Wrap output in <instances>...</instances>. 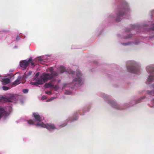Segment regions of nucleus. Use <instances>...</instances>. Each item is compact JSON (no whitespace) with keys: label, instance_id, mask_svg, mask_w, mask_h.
Here are the masks:
<instances>
[{"label":"nucleus","instance_id":"nucleus-1","mask_svg":"<svg viewBox=\"0 0 154 154\" xmlns=\"http://www.w3.org/2000/svg\"><path fill=\"white\" fill-rule=\"evenodd\" d=\"M48 71L51 74L43 73L41 75L40 78H39L40 83H42V84L44 82H46L48 80L52 79L53 78L58 75L57 72L53 71V68L52 67L48 69Z\"/></svg>","mask_w":154,"mask_h":154},{"label":"nucleus","instance_id":"nucleus-2","mask_svg":"<svg viewBox=\"0 0 154 154\" xmlns=\"http://www.w3.org/2000/svg\"><path fill=\"white\" fill-rule=\"evenodd\" d=\"M17 99V96L14 94H11L7 98L2 97H0V102L6 103L7 102H14Z\"/></svg>","mask_w":154,"mask_h":154},{"label":"nucleus","instance_id":"nucleus-3","mask_svg":"<svg viewBox=\"0 0 154 154\" xmlns=\"http://www.w3.org/2000/svg\"><path fill=\"white\" fill-rule=\"evenodd\" d=\"M126 7H123V8L119 9L117 14V17L116 19V21L117 22L120 21L122 19L121 17H122L125 14L124 12L127 10H128V9L126 4H125Z\"/></svg>","mask_w":154,"mask_h":154},{"label":"nucleus","instance_id":"nucleus-4","mask_svg":"<svg viewBox=\"0 0 154 154\" xmlns=\"http://www.w3.org/2000/svg\"><path fill=\"white\" fill-rule=\"evenodd\" d=\"M76 75L78 78L74 80L73 82H75V84H77L78 85H81L82 83V80L81 78V77L82 76V74L80 72L78 71L77 72Z\"/></svg>","mask_w":154,"mask_h":154},{"label":"nucleus","instance_id":"nucleus-5","mask_svg":"<svg viewBox=\"0 0 154 154\" xmlns=\"http://www.w3.org/2000/svg\"><path fill=\"white\" fill-rule=\"evenodd\" d=\"M127 69L129 72L135 73H137L139 71V69L135 65L128 66Z\"/></svg>","mask_w":154,"mask_h":154},{"label":"nucleus","instance_id":"nucleus-6","mask_svg":"<svg viewBox=\"0 0 154 154\" xmlns=\"http://www.w3.org/2000/svg\"><path fill=\"white\" fill-rule=\"evenodd\" d=\"M32 59L29 58L27 61L26 60H23L20 62V65L21 67L25 69L28 66L30 62L32 61Z\"/></svg>","mask_w":154,"mask_h":154},{"label":"nucleus","instance_id":"nucleus-7","mask_svg":"<svg viewBox=\"0 0 154 154\" xmlns=\"http://www.w3.org/2000/svg\"><path fill=\"white\" fill-rule=\"evenodd\" d=\"M33 116L36 121L38 122H41L44 119V117L41 116L37 113H33Z\"/></svg>","mask_w":154,"mask_h":154},{"label":"nucleus","instance_id":"nucleus-8","mask_svg":"<svg viewBox=\"0 0 154 154\" xmlns=\"http://www.w3.org/2000/svg\"><path fill=\"white\" fill-rule=\"evenodd\" d=\"M46 128L48 130H53L56 129V128L53 124H46Z\"/></svg>","mask_w":154,"mask_h":154},{"label":"nucleus","instance_id":"nucleus-9","mask_svg":"<svg viewBox=\"0 0 154 154\" xmlns=\"http://www.w3.org/2000/svg\"><path fill=\"white\" fill-rule=\"evenodd\" d=\"M34 80L36 82H31L30 83L32 85L38 86L42 84V83H40V80L39 78H34Z\"/></svg>","mask_w":154,"mask_h":154},{"label":"nucleus","instance_id":"nucleus-10","mask_svg":"<svg viewBox=\"0 0 154 154\" xmlns=\"http://www.w3.org/2000/svg\"><path fill=\"white\" fill-rule=\"evenodd\" d=\"M112 106L114 108L118 109H122L123 108L118 105L116 102H114L111 103Z\"/></svg>","mask_w":154,"mask_h":154},{"label":"nucleus","instance_id":"nucleus-11","mask_svg":"<svg viewBox=\"0 0 154 154\" xmlns=\"http://www.w3.org/2000/svg\"><path fill=\"white\" fill-rule=\"evenodd\" d=\"M2 82L3 85H6L10 83V79L8 78H4L2 79Z\"/></svg>","mask_w":154,"mask_h":154},{"label":"nucleus","instance_id":"nucleus-12","mask_svg":"<svg viewBox=\"0 0 154 154\" xmlns=\"http://www.w3.org/2000/svg\"><path fill=\"white\" fill-rule=\"evenodd\" d=\"M146 70L149 73L154 72V65L151 66H147L146 67Z\"/></svg>","mask_w":154,"mask_h":154},{"label":"nucleus","instance_id":"nucleus-13","mask_svg":"<svg viewBox=\"0 0 154 154\" xmlns=\"http://www.w3.org/2000/svg\"><path fill=\"white\" fill-rule=\"evenodd\" d=\"M21 79V77L20 76H19L17 78V79L13 83L12 85L15 86L20 84V81Z\"/></svg>","mask_w":154,"mask_h":154},{"label":"nucleus","instance_id":"nucleus-14","mask_svg":"<svg viewBox=\"0 0 154 154\" xmlns=\"http://www.w3.org/2000/svg\"><path fill=\"white\" fill-rule=\"evenodd\" d=\"M151 87L152 89L153 90L151 91H147V92L149 95L154 96V84L151 85Z\"/></svg>","mask_w":154,"mask_h":154},{"label":"nucleus","instance_id":"nucleus-15","mask_svg":"<svg viewBox=\"0 0 154 154\" xmlns=\"http://www.w3.org/2000/svg\"><path fill=\"white\" fill-rule=\"evenodd\" d=\"M52 82H51L49 83H46L45 84V88H52L53 85L52 83Z\"/></svg>","mask_w":154,"mask_h":154},{"label":"nucleus","instance_id":"nucleus-16","mask_svg":"<svg viewBox=\"0 0 154 154\" xmlns=\"http://www.w3.org/2000/svg\"><path fill=\"white\" fill-rule=\"evenodd\" d=\"M36 125L37 126H40L41 127L46 128V124H45L43 122L41 123H37Z\"/></svg>","mask_w":154,"mask_h":154},{"label":"nucleus","instance_id":"nucleus-17","mask_svg":"<svg viewBox=\"0 0 154 154\" xmlns=\"http://www.w3.org/2000/svg\"><path fill=\"white\" fill-rule=\"evenodd\" d=\"M59 71L61 73H63L64 72H65L66 69L64 67L61 66L60 67Z\"/></svg>","mask_w":154,"mask_h":154},{"label":"nucleus","instance_id":"nucleus-18","mask_svg":"<svg viewBox=\"0 0 154 154\" xmlns=\"http://www.w3.org/2000/svg\"><path fill=\"white\" fill-rule=\"evenodd\" d=\"M154 79V77L150 75L148 77L147 81L148 82H150L152 81Z\"/></svg>","mask_w":154,"mask_h":154},{"label":"nucleus","instance_id":"nucleus-19","mask_svg":"<svg viewBox=\"0 0 154 154\" xmlns=\"http://www.w3.org/2000/svg\"><path fill=\"white\" fill-rule=\"evenodd\" d=\"M35 60V62H40L43 60V59L41 58V57H38L36 58Z\"/></svg>","mask_w":154,"mask_h":154},{"label":"nucleus","instance_id":"nucleus-20","mask_svg":"<svg viewBox=\"0 0 154 154\" xmlns=\"http://www.w3.org/2000/svg\"><path fill=\"white\" fill-rule=\"evenodd\" d=\"M52 88L54 89L55 91H56L58 89L59 87L57 85H53V86L52 87Z\"/></svg>","mask_w":154,"mask_h":154},{"label":"nucleus","instance_id":"nucleus-21","mask_svg":"<svg viewBox=\"0 0 154 154\" xmlns=\"http://www.w3.org/2000/svg\"><path fill=\"white\" fill-rule=\"evenodd\" d=\"M2 89L4 90L7 91L10 88H9L8 87L3 86L2 87Z\"/></svg>","mask_w":154,"mask_h":154},{"label":"nucleus","instance_id":"nucleus-22","mask_svg":"<svg viewBox=\"0 0 154 154\" xmlns=\"http://www.w3.org/2000/svg\"><path fill=\"white\" fill-rule=\"evenodd\" d=\"M28 123L30 125H33L34 124V122L33 120H30L28 121Z\"/></svg>","mask_w":154,"mask_h":154},{"label":"nucleus","instance_id":"nucleus-23","mask_svg":"<svg viewBox=\"0 0 154 154\" xmlns=\"http://www.w3.org/2000/svg\"><path fill=\"white\" fill-rule=\"evenodd\" d=\"M28 90L27 89H24L23 90V91L24 93L26 94L28 93Z\"/></svg>","mask_w":154,"mask_h":154},{"label":"nucleus","instance_id":"nucleus-24","mask_svg":"<svg viewBox=\"0 0 154 154\" xmlns=\"http://www.w3.org/2000/svg\"><path fill=\"white\" fill-rule=\"evenodd\" d=\"M39 75V72L37 73L35 75V77L34 78H40V77H38Z\"/></svg>","mask_w":154,"mask_h":154},{"label":"nucleus","instance_id":"nucleus-25","mask_svg":"<svg viewBox=\"0 0 154 154\" xmlns=\"http://www.w3.org/2000/svg\"><path fill=\"white\" fill-rule=\"evenodd\" d=\"M46 93L47 94L49 95H50L51 94V93L50 91H47L46 92Z\"/></svg>","mask_w":154,"mask_h":154},{"label":"nucleus","instance_id":"nucleus-26","mask_svg":"<svg viewBox=\"0 0 154 154\" xmlns=\"http://www.w3.org/2000/svg\"><path fill=\"white\" fill-rule=\"evenodd\" d=\"M46 98V97L45 96H43L42 97V100H44V99H45Z\"/></svg>","mask_w":154,"mask_h":154},{"label":"nucleus","instance_id":"nucleus-27","mask_svg":"<svg viewBox=\"0 0 154 154\" xmlns=\"http://www.w3.org/2000/svg\"><path fill=\"white\" fill-rule=\"evenodd\" d=\"M69 73H71V74H74L75 72L73 71H72V70H70V72Z\"/></svg>","mask_w":154,"mask_h":154},{"label":"nucleus","instance_id":"nucleus-28","mask_svg":"<svg viewBox=\"0 0 154 154\" xmlns=\"http://www.w3.org/2000/svg\"><path fill=\"white\" fill-rule=\"evenodd\" d=\"M130 30L129 28H128V29H126L125 31L126 32H128L130 31Z\"/></svg>","mask_w":154,"mask_h":154},{"label":"nucleus","instance_id":"nucleus-29","mask_svg":"<svg viewBox=\"0 0 154 154\" xmlns=\"http://www.w3.org/2000/svg\"><path fill=\"white\" fill-rule=\"evenodd\" d=\"M151 29L153 30H154V24L151 27Z\"/></svg>","mask_w":154,"mask_h":154},{"label":"nucleus","instance_id":"nucleus-30","mask_svg":"<svg viewBox=\"0 0 154 154\" xmlns=\"http://www.w3.org/2000/svg\"><path fill=\"white\" fill-rule=\"evenodd\" d=\"M20 39V37L19 36H17L16 38V40H18Z\"/></svg>","mask_w":154,"mask_h":154},{"label":"nucleus","instance_id":"nucleus-31","mask_svg":"<svg viewBox=\"0 0 154 154\" xmlns=\"http://www.w3.org/2000/svg\"><path fill=\"white\" fill-rule=\"evenodd\" d=\"M31 64L32 66H35L34 63L33 62H31Z\"/></svg>","mask_w":154,"mask_h":154},{"label":"nucleus","instance_id":"nucleus-32","mask_svg":"<svg viewBox=\"0 0 154 154\" xmlns=\"http://www.w3.org/2000/svg\"><path fill=\"white\" fill-rule=\"evenodd\" d=\"M143 98H144V97H141L140 99H139V100H140L141 99H143Z\"/></svg>","mask_w":154,"mask_h":154},{"label":"nucleus","instance_id":"nucleus-33","mask_svg":"<svg viewBox=\"0 0 154 154\" xmlns=\"http://www.w3.org/2000/svg\"><path fill=\"white\" fill-rule=\"evenodd\" d=\"M66 125H64V126H62V127H63V126H65Z\"/></svg>","mask_w":154,"mask_h":154},{"label":"nucleus","instance_id":"nucleus-34","mask_svg":"<svg viewBox=\"0 0 154 154\" xmlns=\"http://www.w3.org/2000/svg\"><path fill=\"white\" fill-rule=\"evenodd\" d=\"M1 77V75H0V77Z\"/></svg>","mask_w":154,"mask_h":154}]
</instances>
